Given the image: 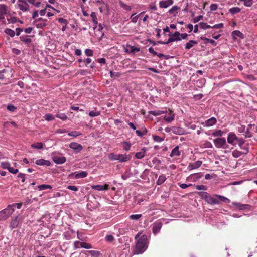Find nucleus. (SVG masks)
Instances as JSON below:
<instances>
[{
    "mask_svg": "<svg viewBox=\"0 0 257 257\" xmlns=\"http://www.w3.org/2000/svg\"><path fill=\"white\" fill-rule=\"evenodd\" d=\"M147 237L146 235H143L137 241L136 248L134 251V254L143 253L146 249Z\"/></svg>",
    "mask_w": 257,
    "mask_h": 257,
    "instance_id": "1",
    "label": "nucleus"
},
{
    "mask_svg": "<svg viewBox=\"0 0 257 257\" xmlns=\"http://www.w3.org/2000/svg\"><path fill=\"white\" fill-rule=\"evenodd\" d=\"M14 211V208H11V206L9 205L6 209L0 211V220H5L9 218Z\"/></svg>",
    "mask_w": 257,
    "mask_h": 257,
    "instance_id": "2",
    "label": "nucleus"
},
{
    "mask_svg": "<svg viewBox=\"0 0 257 257\" xmlns=\"http://www.w3.org/2000/svg\"><path fill=\"white\" fill-rule=\"evenodd\" d=\"M170 37L167 42H163L161 41H158V42L162 44H168L169 43L181 40L180 37V33L178 31H176L174 33H170L169 35Z\"/></svg>",
    "mask_w": 257,
    "mask_h": 257,
    "instance_id": "3",
    "label": "nucleus"
},
{
    "mask_svg": "<svg viewBox=\"0 0 257 257\" xmlns=\"http://www.w3.org/2000/svg\"><path fill=\"white\" fill-rule=\"evenodd\" d=\"M213 142L216 148H226L225 146V145H226V141L225 138H218L217 139H214Z\"/></svg>",
    "mask_w": 257,
    "mask_h": 257,
    "instance_id": "4",
    "label": "nucleus"
},
{
    "mask_svg": "<svg viewBox=\"0 0 257 257\" xmlns=\"http://www.w3.org/2000/svg\"><path fill=\"white\" fill-rule=\"evenodd\" d=\"M69 147L73 149L76 153H79L83 149V146L81 144L76 142L71 143Z\"/></svg>",
    "mask_w": 257,
    "mask_h": 257,
    "instance_id": "5",
    "label": "nucleus"
},
{
    "mask_svg": "<svg viewBox=\"0 0 257 257\" xmlns=\"http://www.w3.org/2000/svg\"><path fill=\"white\" fill-rule=\"evenodd\" d=\"M124 49L125 52L127 53H135L140 51V48L136 47L134 46H131L130 45H126V47L124 48Z\"/></svg>",
    "mask_w": 257,
    "mask_h": 257,
    "instance_id": "6",
    "label": "nucleus"
},
{
    "mask_svg": "<svg viewBox=\"0 0 257 257\" xmlns=\"http://www.w3.org/2000/svg\"><path fill=\"white\" fill-rule=\"evenodd\" d=\"M162 227V223L160 221L155 222L153 225L152 231L153 233L156 235L158 233Z\"/></svg>",
    "mask_w": 257,
    "mask_h": 257,
    "instance_id": "7",
    "label": "nucleus"
},
{
    "mask_svg": "<svg viewBox=\"0 0 257 257\" xmlns=\"http://www.w3.org/2000/svg\"><path fill=\"white\" fill-rule=\"evenodd\" d=\"M117 160H118L120 162L123 163L131 159V156L130 155H124L123 154H117Z\"/></svg>",
    "mask_w": 257,
    "mask_h": 257,
    "instance_id": "8",
    "label": "nucleus"
},
{
    "mask_svg": "<svg viewBox=\"0 0 257 257\" xmlns=\"http://www.w3.org/2000/svg\"><path fill=\"white\" fill-rule=\"evenodd\" d=\"M217 120L214 117H212L210 119L206 120L205 122H202V124L205 126H211L216 124Z\"/></svg>",
    "mask_w": 257,
    "mask_h": 257,
    "instance_id": "9",
    "label": "nucleus"
},
{
    "mask_svg": "<svg viewBox=\"0 0 257 257\" xmlns=\"http://www.w3.org/2000/svg\"><path fill=\"white\" fill-rule=\"evenodd\" d=\"M236 140H238V137L234 133L231 132L228 134L227 137V142L228 143L235 145V143H234V142L236 141Z\"/></svg>",
    "mask_w": 257,
    "mask_h": 257,
    "instance_id": "10",
    "label": "nucleus"
},
{
    "mask_svg": "<svg viewBox=\"0 0 257 257\" xmlns=\"http://www.w3.org/2000/svg\"><path fill=\"white\" fill-rule=\"evenodd\" d=\"M52 160L56 164H62L66 162V158L65 157H60L55 156L52 157Z\"/></svg>",
    "mask_w": 257,
    "mask_h": 257,
    "instance_id": "11",
    "label": "nucleus"
},
{
    "mask_svg": "<svg viewBox=\"0 0 257 257\" xmlns=\"http://www.w3.org/2000/svg\"><path fill=\"white\" fill-rule=\"evenodd\" d=\"M205 201L207 202L208 204L211 205L218 204L219 203V201H218V199L214 198L210 194H209L208 196H207Z\"/></svg>",
    "mask_w": 257,
    "mask_h": 257,
    "instance_id": "12",
    "label": "nucleus"
},
{
    "mask_svg": "<svg viewBox=\"0 0 257 257\" xmlns=\"http://www.w3.org/2000/svg\"><path fill=\"white\" fill-rule=\"evenodd\" d=\"M35 164L38 165L46 166H49L51 165V163L49 161L43 159L37 160L35 162Z\"/></svg>",
    "mask_w": 257,
    "mask_h": 257,
    "instance_id": "13",
    "label": "nucleus"
},
{
    "mask_svg": "<svg viewBox=\"0 0 257 257\" xmlns=\"http://www.w3.org/2000/svg\"><path fill=\"white\" fill-rule=\"evenodd\" d=\"M248 153V151L245 150V151H240L237 150H234L232 153V156L234 158H238L242 155H246Z\"/></svg>",
    "mask_w": 257,
    "mask_h": 257,
    "instance_id": "14",
    "label": "nucleus"
},
{
    "mask_svg": "<svg viewBox=\"0 0 257 257\" xmlns=\"http://www.w3.org/2000/svg\"><path fill=\"white\" fill-rule=\"evenodd\" d=\"M173 3V0H167L165 1H162L159 3V6L160 8H166L170 5H171Z\"/></svg>",
    "mask_w": 257,
    "mask_h": 257,
    "instance_id": "15",
    "label": "nucleus"
},
{
    "mask_svg": "<svg viewBox=\"0 0 257 257\" xmlns=\"http://www.w3.org/2000/svg\"><path fill=\"white\" fill-rule=\"evenodd\" d=\"M202 161H199V160L193 163L190 164L188 166V168L189 170H193L194 169L198 168L201 166V165H202Z\"/></svg>",
    "mask_w": 257,
    "mask_h": 257,
    "instance_id": "16",
    "label": "nucleus"
},
{
    "mask_svg": "<svg viewBox=\"0 0 257 257\" xmlns=\"http://www.w3.org/2000/svg\"><path fill=\"white\" fill-rule=\"evenodd\" d=\"M7 13V7L5 5H0V20L5 19V15Z\"/></svg>",
    "mask_w": 257,
    "mask_h": 257,
    "instance_id": "17",
    "label": "nucleus"
},
{
    "mask_svg": "<svg viewBox=\"0 0 257 257\" xmlns=\"http://www.w3.org/2000/svg\"><path fill=\"white\" fill-rule=\"evenodd\" d=\"M108 185L105 184L104 185H93L92 188L94 190L98 191L107 190L108 189Z\"/></svg>",
    "mask_w": 257,
    "mask_h": 257,
    "instance_id": "18",
    "label": "nucleus"
},
{
    "mask_svg": "<svg viewBox=\"0 0 257 257\" xmlns=\"http://www.w3.org/2000/svg\"><path fill=\"white\" fill-rule=\"evenodd\" d=\"M232 204L236 206L239 210H245L247 209L248 207L250 206L248 204H242L240 203L237 202H232Z\"/></svg>",
    "mask_w": 257,
    "mask_h": 257,
    "instance_id": "19",
    "label": "nucleus"
},
{
    "mask_svg": "<svg viewBox=\"0 0 257 257\" xmlns=\"http://www.w3.org/2000/svg\"><path fill=\"white\" fill-rule=\"evenodd\" d=\"M180 155V152L179 151V146H176L172 150L170 155L171 157L174 156H179Z\"/></svg>",
    "mask_w": 257,
    "mask_h": 257,
    "instance_id": "20",
    "label": "nucleus"
},
{
    "mask_svg": "<svg viewBox=\"0 0 257 257\" xmlns=\"http://www.w3.org/2000/svg\"><path fill=\"white\" fill-rule=\"evenodd\" d=\"M18 218V217L17 216L11 220L10 225V227H11V229H13L17 227L19 223Z\"/></svg>",
    "mask_w": 257,
    "mask_h": 257,
    "instance_id": "21",
    "label": "nucleus"
},
{
    "mask_svg": "<svg viewBox=\"0 0 257 257\" xmlns=\"http://www.w3.org/2000/svg\"><path fill=\"white\" fill-rule=\"evenodd\" d=\"M146 152V149L143 148L141 149V151L139 152H137L135 154V157L137 159H141L145 156Z\"/></svg>",
    "mask_w": 257,
    "mask_h": 257,
    "instance_id": "22",
    "label": "nucleus"
},
{
    "mask_svg": "<svg viewBox=\"0 0 257 257\" xmlns=\"http://www.w3.org/2000/svg\"><path fill=\"white\" fill-rule=\"evenodd\" d=\"M232 36L234 39H236V37H238L241 39L244 38L243 34L239 30H235L232 32Z\"/></svg>",
    "mask_w": 257,
    "mask_h": 257,
    "instance_id": "23",
    "label": "nucleus"
},
{
    "mask_svg": "<svg viewBox=\"0 0 257 257\" xmlns=\"http://www.w3.org/2000/svg\"><path fill=\"white\" fill-rule=\"evenodd\" d=\"M29 36H21L20 37V39L21 41H23L29 45L31 42L32 40L29 38Z\"/></svg>",
    "mask_w": 257,
    "mask_h": 257,
    "instance_id": "24",
    "label": "nucleus"
},
{
    "mask_svg": "<svg viewBox=\"0 0 257 257\" xmlns=\"http://www.w3.org/2000/svg\"><path fill=\"white\" fill-rule=\"evenodd\" d=\"M90 16L92 18L93 23L94 24L93 29H95L97 27V25L98 24L97 17L95 12H92L90 14Z\"/></svg>",
    "mask_w": 257,
    "mask_h": 257,
    "instance_id": "25",
    "label": "nucleus"
},
{
    "mask_svg": "<svg viewBox=\"0 0 257 257\" xmlns=\"http://www.w3.org/2000/svg\"><path fill=\"white\" fill-rule=\"evenodd\" d=\"M197 44V42L195 40H190L188 42H187L185 44V49H190L194 45H196Z\"/></svg>",
    "mask_w": 257,
    "mask_h": 257,
    "instance_id": "26",
    "label": "nucleus"
},
{
    "mask_svg": "<svg viewBox=\"0 0 257 257\" xmlns=\"http://www.w3.org/2000/svg\"><path fill=\"white\" fill-rule=\"evenodd\" d=\"M119 4L120 6L124 9L125 10L127 11H130L132 10V7L127 5H126L125 3H124L123 2L120 1L119 2Z\"/></svg>",
    "mask_w": 257,
    "mask_h": 257,
    "instance_id": "27",
    "label": "nucleus"
},
{
    "mask_svg": "<svg viewBox=\"0 0 257 257\" xmlns=\"http://www.w3.org/2000/svg\"><path fill=\"white\" fill-rule=\"evenodd\" d=\"M167 112V111H161V110H155V111H150L149 113L152 114L154 116H158L162 114H164Z\"/></svg>",
    "mask_w": 257,
    "mask_h": 257,
    "instance_id": "28",
    "label": "nucleus"
},
{
    "mask_svg": "<svg viewBox=\"0 0 257 257\" xmlns=\"http://www.w3.org/2000/svg\"><path fill=\"white\" fill-rule=\"evenodd\" d=\"M172 132L175 134L181 135L183 134V130L180 127H173Z\"/></svg>",
    "mask_w": 257,
    "mask_h": 257,
    "instance_id": "29",
    "label": "nucleus"
},
{
    "mask_svg": "<svg viewBox=\"0 0 257 257\" xmlns=\"http://www.w3.org/2000/svg\"><path fill=\"white\" fill-rule=\"evenodd\" d=\"M31 146L33 148L41 149L43 148V144L42 142H38L32 144Z\"/></svg>",
    "mask_w": 257,
    "mask_h": 257,
    "instance_id": "30",
    "label": "nucleus"
},
{
    "mask_svg": "<svg viewBox=\"0 0 257 257\" xmlns=\"http://www.w3.org/2000/svg\"><path fill=\"white\" fill-rule=\"evenodd\" d=\"M166 180V177L164 175H160L159 177L158 180L157 181V184L158 185H160L162 184Z\"/></svg>",
    "mask_w": 257,
    "mask_h": 257,
    "instance_id": "31",
    "label": "nucleus"
},
{
    "mask_svg": "<svg viewBox=\"0 0 257 257\" xmlns=\"http://www.w3.org/2000/svg\"><path fill=\"white\" fill-rule=\"evenodd\" d=\"M87 175V173L85 171H82L79 173H77L75 176V178L79 179L82 178L86 177Z\"/></svg>",
    "mask_w": 257,
    "mask_h": 257,
    "instance_id": "32",
    "label": "nucleus"
},
{
    "mask_svg": "<svg viewBox=\"0 0 257 257\" xmlns=\"http://www.w3.org/2000/svg\"><path fill=\"white\" fill-rule=\"evenodd\" d=\"M144 13V12H141V13H140L139 15H137V16H135V14H136V13H134V14H133L131 15V17H130V18L131 19V21H132V22L133 23H136L137 22V20H138V18L139 17V16H140L141 14H143Z\"/></svg>",
    "mask_w": 257,
    "mask_h": 257,
    "instance_id": "33",
    "label": "nucleus"
},
{
    "mask_svg": "<svg viewBox=\"0 0 257 257\" xmlns=\"http://www.w3.org/2000/svg\"><path fill=\"white\" fill-rule=\"evenodd\" d=\"M240 11L241 9L239 7H233L229 10V12L232 15H234L235 14L240 12Z\"/></svg>",
    "mask_w": 257,
    "mask_h": 257,
    "instance_id": "34",
    "label": "nucleus"
},
{
    "mask_svg": "<svg viewBox=\"0 0 257 257\" xmlns=\"http://www.w3.org/2000/svg\"><path fill=\"white\" fill-rule=\"evenodd\" d=\"M147 129L146 128H144L142 131L139 130H136V133L137 134L138 136L142 137L143 136L145 135L147 133Z\"/></svg>",
    "mask_w": 257,
    "mask_h": 257,
    "instance_id": "35",
    "label": "nucleus"
},
{
    "mask_svg": "<svg viewBox=\"0 0 257 257\" xmlns=\"http://www.w3.org/2000/svg\"><path fill=\"white\" fill-rule=\"evenodd\" d=\"M197 193L198 195L201 198V199L204 200L205 201L206 200L207 196L209 194L206 192H199Z\"/></svg>",
    "mask_w": 257,
    "mask_h": 257,
    "instance_id": "36",
    "label": "nucleus"
},
{
    "mask_svg": "<svg viewBox=\"0 0 257 257\" xmlns=\"http://www.w3.org/2000/svg\"><path fill=\"white\" fill-rule=\"evenodd\" d=\"M52 187L51 185L47 184H42L39 185L38 186V188L39 189V190H43L47 189H52Z\"/></svg>",
    "mask_w": 257,
    "mask_h": 257,
    "instance_id": "37",
    "label": "nucleus"
},
{
    "mask_svg": "<svg viewBox=\"0 0 257 257\" xmlns=\"http://www.w3.org/2000/svg\"><path fill=\"white\" fill-rule=\"evenodd\" d=\"M199 25L200 26V27L201 29H206L208 28H212V26H211L209 25H208L207 23L204 22H200L199 24Z\"/></svg>",
    "mask_w": 257,
    "mask_h": 257,
    "instance_id": "38",
    "label": "nucleus"
},
{
    "mask_svg": "<svg viewBox=\"0 0 257 257\" xmlns=\"http://www.w3.org/2000/svg\"><path fill=\"white\" fill-rule=\"evenodd\" d=\"M88 252L89 253H90L92 257H99L101 254L100 252L98 251L89 250Z\"/></svg>",
    "mask_w": 257,
    "mask_h": 257,
    "instance_id": "39",
    "label": "nucleus"
},
{
    "mask_svg": "<svg viewBox=\"0 0 257 257\" xmlns=\"http://www.w3.org/2000/svg\"><path fill=\"white\" fill-rule=\"evenodd\" d=\"M223 134V132L220 130L215 131L211 134L212 136L214 137H221Z\"/></svg>",
    "mask_w": 257,
    "mask_h": 257,
    "instance_id": "40",
    "label": "nucleus"
},
{
    "mask_svg": "<svg viewBox=\"0 0 257 257\" xmlns=\"http://www.w3.org/2000/svg\"><path fill=\"white\" fill-rule=\"evenodd\" d=\"M5 32L6 34L9 35L11 37H13L15 35L14 31L9 28L6 29Z\"/></svg>",
    "mask_w": 257,
    "mask_h": 257,
    "instance_id": "41",
    "label": "nucleus"
},
{
    "mask_svg": "<svg viewBox=\"0 0 257 257\" xmlns=\"http://www.w3.org/2000/svg\"><path fill=\"white\" fill-rule=\"evenodd\" d=\"M80 246L82 248H85V249H90L92 247V246L90 243H88L84 242H81L80 243Z\"/></svg>",
    "mask_w": 257,
    "mask_h": 257,
    "instance_id": "42",
    "label": "nucleus"
},
{
    "mask_svg": "<svg viewBox=\"0 0 257 257\" xmlns=\"http://www.w3.org/2000/svg\"><path fill=\"white\" fill-rule=\"evenodd\" d=\"M217 198H218L221 201L224 202L225 203H230V200L227 198L219 195H215Z\"/></svg>",
    "mask_w": 257,
    "mask_h": 257,
    "instance_id": "43",
    "label": "nucleus"
},
{
    "mask_svg": "<svg viewBox=\"0 0 257 257\" xmlns=\"http://www.w3.org/2000/svg\"><path fill=\"white\" fill-rule=\"evenodd\" d=\"M252 124L248 125V128H247V130L246 131H245V136L246 137H248V138H250V137H252V134L250 132V129L252 127Z\"/></svg>",
    "mask_w": 257,
    "mask_h": 257,
    "instance_id": "44",
    "label": "nucleus"
},
{
    "mask_svg": "<svg viewBox=\"0 0 257 257\" xmlns=\"http://www.w3.org/2000/svg\"><path fill=\"white\" fill-rule=\"evenodd\" d=\"M164 120L168 122H170L171 121H172L174 119V115L173 114H170V116H168L167 115H165L164 116Z\"/></svg>",
    "mask_w": 257,
    "mask_h": 257,
    "instance_id": "45",
    "label": "nucleus"
},
{
    "mask_svg": "<svg viewBox=\"0 0 257 257\" xmlns=\"http://www.w3.org/2000/svg\"><path fill=\"white\" fill-rule=\"evenodd\" d=\"M142 216V214H133L130 216L129 218L131 220H137Z\"/></svg>",
    "mask_w": 257,
    "mask_h": 257,
    "instance_id": "46",
    "label": "nucleus"
},
{
    "mask_svg": "<svg viewBox=\"0 0 257 257\" xmlns=\"http://www.w3.org/2000/svg\"><path fill=\"white\" fill-rule=\"evenodd\" d=\"M56 116L62 120H66L68 118L67 115L64 113H58Z\"/></svg>",
    "mask_w": 257,
    "mask_h": 257,
    "instance_id": "47",
    "label": "nucleus"
},
{
    "mask_svg": "<svg viewBox=\"0 0 257 257\" xmlns=\"http://www.w3.org/2000/svg\"><path fill=\"white\" fill-rule=\"evenodd\" d=\"M44 118L47 121H52L54 120V117L51 114H45Z\"/></svg>",
    "mask_w": 257,
    "mask_h": 257,
    "instance_id": "48",
    "label": "nucleus"
},
{
    "mask_svg": "<svg viewBox=\"0 0 257 257\" xmlns=\"http://www.w3.org/2000/svg\"><path fill=\"white\" fill-rule=\"evenodd\" d=\"M131 144L127 142H123V148L125 151H128L130 150Z\"/></svg>",
    "mask_w": 257,
    "mask_h": 257,
    "instance_id": "49",
    "label": "nucleus"
},
{
    "mask_svg": "<svg viewBox=\"0 0 257 257\" xmlns=\"http://www.w3.org/2000/svg\"><path fill=\"white\" fill-rule=\"evenodd\" d=\"M27 6H28V7L24 6L23 4H18V7H19V9L23 12L28 11L29 10V7H29L28 5Z\"/></svg>",
    "mask_w": 257,
    "mask_h": 257,
    "instance_id": "50",
    "label": "nucleus"
},
{
    "mask_svg": "<svg viewBox=\"0 0 257 257\" xmlns=\"http://www.w3.org/2000/svg\"><path fill=\"white\" fill-rule=\"evenodd\" d=\"M244 2V5L246 7H250L253 4V0H240Z\"/></svg>",
    "mask_w": 257,
    "mask_h": 257,
    "instance_id": "51",
    "label": "nucleus"
},
{
    "mask_svg": "<svg viewBox=\"0 0 257 257\" xmlns=\"http://www.w3.org/2000/svg\"><path fill=\"white\" fill-rule=\"evenodd\" d=\"M153 139L155 142H161L164 140V138H162L157 135H153Z\"/></svg>",
    "mask_w": 257,
    "mask_h": 257,
    "instance_id": "52",
    "label": "nucleus"
},
{
    "mask_svg": "<svg viewBox=\"0 0 257 257\" xmlns=\"http://www.w3.org/2000/svg\"><path fill=\"white\" fill-rule=\"evenodd\" d=\"M109 74L111 78H115L120 76L119 72H113L112 71H109Z\"/></svg>",
    "mask_w": 257,
    "mask_h": 257,
    "instance_id": "53",
    "label": "nucleus"
},
{
    "mask_svg": "<svg viewBox=\"0 0 257 257\" xmlns=\"http://www.w3.org/2000/svg\"><path fill=\"white\" fill-rule=\"evenodd\" d=\"M100 114L99 111H91L89 112V115L91 117H95L99 115Z\"/></svg>",
    "mask_w": 257,
    "mask_h": 257,
    "instance_id": "54",
    "label": "nucleus"
},
{
    "mask_svg": "<svg viewBox=\"0 0 257 257\" xmlns=\"http://www.w3.org/2000/svg\"><path fill=\"white\" fill-rule=\"evenodd\" d=\"M10 166V164L9 162H2L1 163V167L4 169H7L8 170H9Z\"/></svg>",
    "mask_w": 257,
    "mask_h": 257,
    "instance_id": "55",
    "label": "nucleus"
},
{
    "mask_svg": "<svg viewBox=\"0 0 257 257\" xmlns=\"http://www.w3.org/2000/svg\"><path fill=\"white\" fill-rule=\"evenodd\" d=\"M7 110L11 112H14L17 109V107L12 104L9 105L7 107Z\"/></svg>",
    "mask_w": 257,
    "mask_h": 257,
    "instance_id": "56",
    "label": "nucleus"
},
{
    "mask_svg": "<svg viewBox=\"0 0 257 257\" xmlns=\"http://www.w3.org/2000/svg\"><path fill=\"white\" fill-rule=\"evenodd\" d=\"M81 135V133L77 131H72L68 134V136L72 137H77Z\"/></svg>",
    "mask_w": 257,
    "mask_h": 257,
    "instance_id": "57",
    "label": "nucleus"
},
{
    "mask_svg": "<svg viewBox=\"0 0 257 257\" xmlns=\"http://www.w3.org/2000/svg\"><path fill=\"white\" fill-rule=\"evenodd\" d=\"M105 239L107 242H111L114 240V238L112 235H107L105 237Z\"/></svg>",
    "mask_w": 257,
    "mask_h": 257,
    "instance_id": "58",
    "label": "nucleus"
},
{
    "mask_svg": "<svg viewBox=\"0 0 257 257\" xmlns=\"http://www.w3.org/2000/svg\"><path fill=\"white\" fill-rule=\"evenodd\" d=\"M238 145L240 147H242V146L244 144V140L243 138H238V140H236Z\"/></svg>",
    "mask_w": 257,
    "mask_h": 257,
    "instance_id": "59",
    "label": "nucleus"
},
{
    "mask_svg": "<svg viewBox=\"0 0 257 257\" xmlns=\"http://www.w3.org/2000/svg\"><path fill=\"white\" fill-rule=\"evenodd\" d=\"M195 188L197 190H207V187L203 185H196Z\"/></svg>",
    "mask_w": 257,
    "mask_h": 257,
    "instance_id": "60",
    "label": "nucleus"
},
{
    "mask_svg": "<svg viewBox=\"0 0 257 257\" xmlns=\"http://www.w3.org/2000/svg\"><path fill=\"white\" fill-rule=\"evenodd\" d=\"M203 19V16L202 15H199L196 17H195L193 19L192 21L194 23H196L198 22H199L200 20Z\"/></svg>",
    "mask_w": 257,
    "mask_h": 257,
    "instance_id": "61",
    "label": "nucleus"
},
{
    "mask_svg": "<svg viewBox=\"0 0 257 257\" xmlns=\"http://www.w3.org/2000/svg\"><path fill=\"white\" fill-rule=\"evenodd\" d=\"M7 20L9 23H14L17 22V18L15 17H11L10 18H8Z\"/></svg>",
    "mask_w": 257,
    "mask_h": 257,
    "instance_id": "62",
    "label": "nucleus"
},
{
    "mask_svg": "<svg viewBox=\"0 0 257 257\" xmlns=\"http://www.w3.org/2000/svg\"><path fill=\"white\" fill-rule=\"evenodd\" d=\"M178 9H179V8L178 6H174L173 7H172V8L171 9H170L169 10L168 13L170 14H172L174 12L176 11Z\"/></svg>",
    "mask_w": 257,
    "mask_h": 257,
    "instance_id": "63",
    "label": "nucleus"
},
{
    "mask_svg": "<svg viewBox=\"0 0 257 257\" xmlns=\"http://www.w3.org/2000/svg\"><path fill=\"white\" fill-rule=\"evenodd\" d=\"M85 53L87 56H92L93 55L92 50L89 49H86L85 51Z\"/></svg>",
    "mask_w": 257,
    "mask_h": 257,
    "instance_id": "64",
    "label": "nucleus"
}]
</instances>
